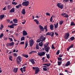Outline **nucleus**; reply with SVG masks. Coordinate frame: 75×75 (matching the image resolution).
<instances>
[{"label": "nucleus", "mask_w": 75, "mask_h": 75, "mask_svg": "<svg viewBox=\"0 0 75 75\" xmlns=\"http://www.w3.org/2000/svg\"><path fill=\"white\" fill-rule=\"evenodd\" d=\"M45 40V38L42 36L38 39L37 40V42H41V41H44Z\"/></svg>", "instance_id": "f257e3e1"}, {"label": "nucleus", "mask_w": 75, "mask_h": 75, "mask_svg": "<svg viewBox=\"0 0 75 75\" xmlns=\"http://www.w3.org/2000/svg\"><path fill=\"white\" fill-rule=\"evenodd\" d=\"M50 63H47V64L46 66H47V67H50Z\"/></svg>", "instance_id": "3c124183"}, {"label": "nucleus", "mask_w": 75, "mask_h": 75, "mask_svg": "<svg viewBox=\"0 0 75 75\" xmlns=\"http://www.w3.org/2000/svg\"><path fill=\"white\" fill-rule=\"evenodd\" d=\"M50 30H53V28H54V25L52 24H51L50 26Z\"/></svg>", "instance_id": "393cba45"}, {"label": "nucleus", "mask_w": 75, "mask_h": 75, "mask_svg": "<svg viewBox=\"0 0 75 75\" xmlns=\"http://www.w3.org/2000/svg\"><path fill=\"white\" fill-rule=\"evenodd\" d=\"M68 1V0H62V1L63 3H66Z\"/></svg>", "instance_id": "72a5a7b5"}, {"label": "nucleus", "mask_w": 75, "mask_h": 75, "mask_svg": "<svg viewBox=\"0 0 75 75\" xmlns=\"http://www.w3.org/2000/svg\"><path fill=\"white\" fill-rule=\"evenodd\" d=\"M45 49L46 51V52H49V50H50V47H47L45 48Z\"/></svg>", "instance_id": "ddd939ff"}, {"label": "nucleus", "mask_w": 75, "mask_h": 75, "mask_svg": "<svg viewBox=\"0 0 75 75\" xmlns=\"http://www.w3.org/2000/svg\"><path fill=\"white\" fill-rule=\"evenodd\" d=\"M57 59L58 61H61L62 60V58L57 57Z\"/></svg>", "instance_id": "a18cd8bd"}, {"label": "nucleus", "mask_w": 75, "mask_h": 75, "mask_svg": "<svg viewBox=\"0 0 75 75\" xmlns=\"http://www.w3.org/2000/svg\"><path fill=\"white\" fill-rule=\"evenodd\" d=\"M39 27L41 30L42 31H44V28H43V27H42V26L41 25H40L39 26Z\"/></svg>", "instance_id": "2eb2a0df"}, {"label": "nucleus", "mask_w": 75, "mask_h": 75, "mask_svg": "<svg viewBox=\"0 0 75 75\" xmlns=\"http://www.w3.org/2000/svg\"><path fill=\"white\" fill-rule=\"evenodd\" d=\"M45 53L44 52H39L38 54V55L39 56H40L41 57V56H43L45 55Z\"/></svg>", "instance_id": "0eeeda50"}, {"label": "nucleus", "mask_w": 75, "mask_h": 75, "mask_svg": "<svg viewBox=\"0 0 75 75\" xmlns=\"http://www.w3.org/2000/svg\"><path fill=\"white\" fill-rule=\"evenodd\" d=\"M3 28V25H2L1 26V27L0 28V30H2Z\"/></svg>", "instance_id": "bf43d9fd"}, {"label": "nucleus", "mask_w": 75, "mask_h": 75, "mask_svg": "<svg viewBox=\"0 0 75 75\" xmlns=\"http://www.w3.org/2000/svg\"><path fill=\"white\" fill-rule=\"evenodd\" d=\"M17 63L18 65H20L21 63H20L21 62H20L19 61H18V60H17Z\"/></svg>", "instance_id": "37998d69"}, {"label": "nucleus", "mask_w": 75, "mask_h": 75, "mask_svg": "<svg viewBox=\"0 0 75 75\" xmlns=\"http://www.w3.org/2000/svg\"><path fill=\"white\" fill-rule=\"evenodd\" d=\"M46 57L47 59H49L50 58V54H46Z\"/></svg>", "instance_id": "bb28decb"}, {"label": "nucleus", "mask_w": 75, "mask_h": 75, "mask_svg": "<svg viewBox=\"0 0 75 75\" xmlns=\"http://www.w3.org/2000/svg\"><path fill=\"white\" fill-rule=\"evenodd\" d=\"M4 36V35L3 34V33H1L0 35V38H1L2 37H3Z\"/></svg>", "instance_id": "4c0bfd02"}, {"label": "nucleus", "mask_w": 75, "mask_h": 75, "mask_svg": "<svg viewBox=\"0 0 75 75\" xmlns=\"http://www.w3.org/2000/svg\"><path fill=\"white\" fill-rule=\"evenodd\" d=\"M61 15L63 17H66V18H68L69 17L68 15L66 13H62L61 14Z\"/></svg>", "instance_id": "6e6552de"}, {"label": "nucleus", "mask_w": 75, "mask_h": 75, "mask_svg": "<svg viewBox=\"0 0 75 75\" xmlns=\"http://www.w3.org/2000/svg\"><path fill=\"white\" fill-rule=\"evenodd\" d=\"M70 25L72 26L75 25V24L74 23V22H71Z\"/></svg>", "instance_id": "c9c22d12"}, {"label": "nucleus", "mask_w": 75, "mask_h": 75, "mask_svg": "<svg viewBox=\"0 0 75 75\" xmlns=\"http://www.w3.org/2000/svg\"><path fill=\"white\" fill-rule=\"evenodd\" d=\"M54 28H57V27H58V23H57L56 24H54Z\"/></svg>", "instance_id": "cd10ccee"}, {"label": "nucleus", "mask_w": 75, "mask_h": 75, "mask_svg": "<svg viewBox=\"0 0 75 75\" xmlns=\"http://www.w3.org/2000/svg\"><path fill=\"white\" fill-rule=\"evenodd\" d=\"M57 6L59 8H60L61 9H62L63 8V4H61L60 3H58L57 4Z\"/></svg>", "instance_id": "39448f33"}, {"label": "nucleus", "mask_w": 75, "mask_h": 75, "mask_svg": "<svg viewBox=\"0 0 75 75\" xmlns=\"http://www.w3.org/2000/svg\"><path fill=\"white\" fill-rule=\"evenodd\" d=\"M23 57H25V58H28V56L27 54H23Z\"/></svg>", "instance_id": "c85d7f7f"}, {"label": "nucleus", "mask_w": 75, "mask_h": 75, "mask_svg": "<svg viewBox=\"0 0 75 75\" xmlns=\"http://www.w3.org/2000/svg\"><path fill=\"white\" fill-rule=\"evenodd\" d=\"M15 11L14 8H13L10 11V13H14Z\"/></svg>", "instance_id": "a211bd4d"}, {"label": "nucleus", "mask_w": 75, "mask_h": 75, "mask_svg": "<svg viewBox=\"0 0 75 75\" xmlns=\"http://www.w3.org/2000/svg\"><path fill=\"white\" fill-rule=\"evenodd\" d=\"M13 21L14 22V23H18V20L16 19H13Z\"/></svg>", "instance_id": "f3484780"}, {"label": "nucleus", "mask_w": 75, "mask_h": 75, "mask_svg": "<svg viewBox=\"0 0 75 75\" xmlns=\"http://www.w3.org/2000/svg\"><path fill=\"white\" fill-rule=\"evenodd\" d=\"M13 24V26H16V25H17V24H15L14 23H12Z\"/></svg>", "instance_id": "e2e57ef3"}, {"label": "nucleus", "mask_w": 75, "mask_h": 75, "mask_svg": "<svg viewBox=\"0 0 75 75\" xmlns=\"http://www.w3.org/2000/svg\"><path fill=\"white\" fill-rule=\"evenodd\" d=\"M28 46V42L26 41L25 43V47L24 48V49H26Z\"/></svg>", "instance_id": "4be33fe9"}, {"label": "nucleus", "mask_w": 75, "mask_h": 75, "mask_svg": "<svg viewBox=\"0 0 75 75\" xmlns=\"http://www.w3.org/2000/svg\"><path fill=\"white\" fill-rule=\"evenodd\" d=\"M43 69L45 71H46L47 70V68H43Z\"/></svg>", "instance_id": "c03bdc74"}, {"label": "nucleus", "mask_w": 75, "mask_h": 75, "mask_svg": "<svg viewBox=\"0 0 75 75\" xmlns=\"http://www.w3.org/2000/svg\"><path fill=\"white\" fill-rule=\"evenodd\" d=\"M73 46H74V45H73L72 44H71L70 46H69L68 48H67V51H69L70 48H72Z\"/></svg>", "instance_id": "dca6fc26"}, {"label": "nucleus", "mask_w": 75, "mask_h": 75, "mask_svg": "<svg viewBox=\"0 0 75 75\" xmlns=\"http://www.w3.org/2000/svg\"><path fill=\"white\" fill-rule=\"evenodd\" d=\"M52 16L50 18V21L51 22H52Z\"/></svg>", "instance_id": "de8ad7c7"}, {"label": "nucleus", "mask_w": 75, "mask_h": 75, "mask_svg": "<svg viewBox=\"0 0 75 75\" xmlns=\"http://www.w3.org/2000/svg\"><path fill=\"white\" fill-rule=\"evenodd\" d=\"M21 13L23 14H25V9H23L22 11H21Z\"/></svg>", "instance_id": "412c9836"}, {"label": "nucleus", "mask_w": 75, "mask_h": 75, "mask_svg": "<svg viewBox=\"0 0 75 75\" xmlns=\"http://www.w3.org/2000/svg\"><path fill=\"white\" fill-rule=\"evenodd\" d=\"M75 38H74V37H71L70 38V40H71V41H73L74 40V39Z\"/></svg>", "instance_id": "473e14b6"}, {"label": "nucleus", "mask_w": 75, "mask_h": 75, "mask_svg": "<svg viewBox=\"0 0 75 75\" xmlns=\"http://www.w3.org/2000/svg\"><path fill=\"white\" fill-rule=\"evenodd\" d=\"M24 21L22 22V24H25V21L24 20H23Z\"/></svg>", "instance_id": "6e6d98bb"}, {"label": "nucleus", "mask_w": 75, "mask_h": 75, "mask_svg": "<svg viewBox=\"0 0 75 75\" xmlns=\"http://www.w3.org/2000/svg\"><path fill=\"white\" fill-rule=\"evenodd\" d=\"M70 65V62L68 61L67 62V63L65 64V65L66 67H67V66H69Z\"/></svg>", "instance_id": "aec40b11"}, {"label": "nucleus", "mask_w": 75, "mask_h": 75, "mask_svg": "<svg viewBox=\"0 0 75 75\" xmlns=\"http://www.w3.org/2000/svg\"><path fill=\"white\" fill-rule=\"evenodd\" d=\"M17 70H18V68H15L13 69V72L15 73H16L17 72Z\"/></svg>", "instance_id": "6ab92c4d"}, {"label": "nucleus", "mask_w": 75, "mask_h": 75, "mask_svg": "<svg viewBox=\"0 0 75 75\" xmlns=\"http://www.w3.org/2000/svg\"><path fill=\"white\" fill-rule=\"evenodd\" d=\"M54 34V32H48L46 33V35H50V36H51L52 37H53Z\"/></svg>", "instance_id": "20e7f679"}, {"label": "nucleus", "mask_w": 75, "mask_h": 75, "mask_svg": "<svg viewBox=\"0 0 75 75\" xmlns=\"http://www.w3.org/2000/svg\"><path fill=\"white\" fill-rule=\"evenodd\" d=\"M29 61L31 63H32V64H35V62H34V60L33 59H29Z\"/></svg>", "instance_id": "9b49d317"}, {"label": "nucleus", "mask_w": 75, "mask_h": 75, "mask_svg": "<svg viewBox=\"0 0 75 75\" xmlns=\"http://www.w3.org/2000/svg\"><path fill=\"white\" fill-rule=\"evenodd\" d=\"M58 65H59V66L61 65V64H62V61H60V62L58 61Z\"/></svg>", "instance_id": "c756f323"}, {"label": "nucleus", "mask_w": 75, "mask_h": 75, "mask_svg": "<svg viewBox=\"0 0 75 75\" xmlns=\"http://www.w3.org/2000/svg\"><path fill=\"white\" fill-rule=\"evenodd\" d=\"M33 69H36V70L35 71V74H37L39 72H40V69H39V68L37 67H33Z\"/></svg>", "instance_id": "f03ea898"}, {"label": "nucleus", "mask_w": 75, "mask_h": 75, "mask_svg": "<svg viewBox=\"0 0 75 75\" xmlns=\"http://www.w3.org/2000/svg\"><path fill=\"white\" fill-rule=\"evenodd\" d=\"M13 55L15 57H17V54H16V53H13Z\"/></svg>", "instance_id": "680f3d73"}, {"label": "nucleus", "mask_w": 75, "mask_h": 75, "mask_svg": "<svg viewBox=\"0 0 75 75\" xmlns=\"http://www.w3.org/2000/svg\"><path fill=\"white\" fill-rule=\"evenodd\" d=\"M30 46L32 47L34 44V41L32 39L31 40L29 41Z\"/></svg>", "instance_id": "1a4fd4ad"}, {"label": "nucleus", "mask_w": 75, "mask_h": 75, "mask_svg": "<svg viewBox=\"0 0 75 75\" xmlns=\"http://www.w3.org/2000/svg\"><path fill=\"white\" fill-rule=\"evenodd\" d=\"M44 30H45V29H47V25H46L44 27Z\"/></svg>", "instance_id": "864d4df0"}, {"label": "nucleus", "mask_w": 75, "mask_h": 75, "mask_svg": "<svg viewBox=\"0 0 75 75\" xmlns=\"http://www.w3.org/2000/svg\"><path fill=\"white\" fill-rule=\"evenodd\" d=\"M63 21H60L59 22V24L61 25V24H62V23H63Z\"/></svg>", "instance_id": "49530a36"}, {"label": "nucleus", "mask_w": 75, "mask_h": 75, "mask_svg": "<svg viewBox=\"0 0 75 75\" xmlns=\"http://www.w3.org/2000/svg\"><path fill=\"white\" fill-rule=\"evenodd\" d=\"M44 47L45 48H47V45H46L45 44L44 45Z\"/></svg>", "instance_id": "052dcab7"}, {"label": "nucleus", "mask_w": 75, "mask_h": 75, "mask_svg": "<svg viewBox=\"0 0 75 75\" xmlns=\"http://www.w3.org/2000/svg\"><path fill=\"white\" fill-rule=\"evenodd\" d=\"M8 39L10 40V41H11H11H13V39L11 38H9Z\"/></svg>", "instance_id": "09e8293b"}, {"label": "nucleus", "mask_w": 75, "mask_h": 75, "mask_svg": "<svg viewBox=\"0 0 75 75\" xmlns=\"http://www.w3.org/2000/svg\"><path fill=\"white\" fill-rule=\"evenodd\" d=\"M12 56H9V59H10V60L11 61H12Z\"/></svg>", "instance_id": "79ce46f5"}, {"label": "nucleus", "mask_w": 75, "mask_h": 75, "mask_svg": "<svg viewBox=\"0 0 75 75\" xmlns=\"http://www.w3.org/2000/svg\"><path fill=\"white\" fill-rule=\"evenodd\" d=\"M28 33L26 31L23 30V36H25L26 35H27Z\"/></svg>", "instance_id": "f8f14e48"}, {"label": "nucleus", "mask_w": 75, "mask_h": 75, "mask_svg": "<svg viewBox=\"0 0 75 75\" xmlns=\"http://www.w3.org/2000/svg\"><path fill=\"white\" fill-rule=\"evenodd\" d=\"M11 6L10 5H8V10H10V9H11Z\"/></svg>", "instance_id": "e433bc0d"}, {"label": "nucleus", "mask_w": 75, "mask_h": 75, "mask_svg": "<svg viewBox=\"0 0 75 75\" xmlns=\"http://www.w3.org/2000/svg\"><path fill=\"white\" fill-rule=\"evenodd\" d=\"M55 34L57 36V35H58V33H55Z\"/></svg>", "instance_id": "338daca9"}, {"label": "nucleus", "mask_w": 75, "mask_h": 75, "mask_svg": "<svg viewBox=\"0 0 75 75\" xmlns=\"http://www.w3.org/2000/svg\"><path fill=\"white\" fill-rule=\"evenodd\" d=\"M52 49H54V45H52Z\"/></svg>", "instance_id": "69168bd1"}, {"label": "nucleus", "mask_w": 75, "mask_h": 75, "mask_svg": "<svg viewBox=\"0 0 75 75\" xmlns=\"http://www.w3.org/2000/svg\"><path fill=\"white\" fill-rule=\"evenodd\" d=\"M10 43V46H13V45H14V43L13 42Z\"/></svg>", "instance_id": "f704fd0d"}, {"label": "nucleus", "mask_w": 75, "mask_h": 75, "mask_svg": "<svg viewBox=\"0 0 75 75\" xmlns=\"http://www.w3.org/2000/svg\"><path fill=\"white\" fill-rule=\"evenodd\" d=\"M36 49H37V50H38V49H39V46L38 45V44H37L36 45Z\"/></svg>", "instance_id": "a19ab883"}, {"label": "nucleus", "mask_w": 75, "mask_h": 75, "mask_svg": "<svg viewBox=\"0 0 75 75\" xmlns=\"http://www.w3.org/2000/svg\"><path fill=\"white\" fill-rule=\"evenodd\" d=\"M42 42H40L39 43V45L40 47H42Z\"/></svg>", "instance_id": "7c9ffc66"}, {"label": "nucleus", "mask_w": 75, "mask_h": 75, "mask_svg": "<svg viewBox=\"0 0 75 75\" xmlns=\"http://www.w3.org/2000/svg\"><path fill=\"white\" fill-rule=\"evenodd\" d=\"M7 46H8L9 47V46H10V43H8L6 44Z\"/></svg>", "instance_id": "603ef678"}, {"label": "nucleus", "mask_w": 75, "mask_h": 75, "mask_svg": "<svg viewBox=\"0 0 75 75\" xmlns=\"http://www.w3.org/2000/svg\"><path fill=\"white\" fill-rule=\"evenodd\" d=\"M33 51H32L31 52H29V54H32V53H33Z\"/></svg>", "instance_id": "0e129e2a"}, {"label": "nucleus", "mask_w": 75, "mask_h": 75, "mask_svg": "<svg viewBox=\"0 0 75 75\" xmlns=\"http://www.w3.org/2000/svg\"><path fill=\"white\" fill-rule=\"evenodd\" d=\"M29 4V2L28 1H24L22 3V5L24 6H28Z\"/></svg>", "instance_id": "7ed1b4c3"}, {"label": "nucleus", "mask_w": 75, "mask_h": 75, "mask_svg": "<svg viewBox=\"0 0 75 75\" xmlns=\"http://www.w3.org/2000/svg\"><path fill=\"white\" fill-rule=\"evenodd\" d=\"M7 40V38H4V40H5V41H6V40Z\"/></svg>", "instance_id": "774afa93"}, {"label": "nucleus", "mask_w": 75, "mask_h": 75, "mask_svg": "<svg viewBox=\"0 0 75 75\" xmlns=\"http://www.w3.org/2000/svg\"><path fill=\"white\" fill-rule=\"evenodd\" d=\"M59 54V50H58L56 53V54H57V55H58Z\"/></svg>", "instance_id": "8fccbe9b"}, {"label": "nucleus", "mask_w": 75, "mask_h": 75, "mask_svg": "<svg viewBox=\"0 0 75 75\" xmlns=\"http://www.w3.org/2000/svg\"><path fill=\"white\" fill-rule=\"evenodd\" d=\"M24 38L25 37L24 36H23L21 38V41H23V40H24Z\"/></svg>", "instance_id": "ea45409f"}, {"label": "nucleus", "mask_w": 75, "mask_h": 75, "mask_svg": "<svg viewBox=\"0 0 75 75\" xmlns=\"http://www.w3.org/2000/svg\"><path fill=\"white\" fill-rule=\"evenodd\" d=\"M21 5L19 4V5H18L16 6V7L17 8H18L19 7H21Z\"/></svg>", "instance_id": "2f4dec72"}, {"label": "nucleus", "mask_w": 75, "mask_h": 75, "mask_svg": "<svg viewBox=\"0 0 75 75\" xmlns=\"http://www.w3.org/2000/svg\"><path fill=\"white\" fill-rule=\"evenodd\" d=\"M17 58H18L17 60H19V61H20V62H21V61H22V58H21V57L20 56H19L17 57Z\"/></svg>", "instance_id": "4468645a"}, {"label": "nucleus", "mask_w": 75, "mask_h": 75, "mask_svg": "<svg viewBox=\"0 0 75 75\" xmlns=\"http://www.w3.org/2000/svg\"><path fill=\"white\" fill-rule=\"evenodd\" d=\"M34 21L35 22V23H36L37 24H39V22H38V21L37 20V19H34Z\"/></svg>", "instance_id": "a878e982"}, {"label": "nucleus", "mask_w": 75, "mask_h": 75, "mask_svg": "<svg viewBox=\"0 0 75 75\" xmlns=\"http://www.w3.org/2000/svg\"><path fill=\"white\" fill-rule=\"evenodd\" d=\"M4 17V14L1 15L0 16V20H2V19Z\"/></svg>", "instance_id": "5701e85b"}, {"label": "nucleus", "mask_w": 75, "mask_h": 75, "mask_svg": "<svg viewBox=\"0 0 75 75\" xmlns=\"http://www.w3.org/2000/svg\"><path fill=\"white\" fill-rule=\"evenodd\" d=\"M24 44V42H22L20 43V44Z\"/></svg>", "instance_id": "13d9d810"}, {"label": "nucleus", "mask_w": 75, "mask_h": 75, "mask_svg": "<svg viewBox=\"0 0 75 75\" xmlns=\"http://www.w3.org/2000/svg\"><path fill=\"white\" fill-rule=\"evenodd\" d=\"M17 4V3H16L15 2H14V1L12 2V4H13V5L14 4V5H16V4Z\"/></svg>", "instance_id": "58836bf2"}, {"label": "nucleus", "mask_w": 75, "mask_h": 75, "mask_svg": "<svg viewBox=\"0 0 75 75\" xmlns=\"http://www.w3.org/2000/svg\"><path fill=\"white\" fill-rule=\"evenodd\" d=\"M62 56H63V55L62 54H60L59 55V58H61V57H62Z\"/></svg>", "instance_id": "5fc2aeb1"}, {"label": "nucleus", "mask_w": 75, "mask_h": 75, "mask_svg": "<svg viewBox=\"0 0 75 75\" xmlns=\"http://www.w3.org/2000/svg\"><path fill=\"white\" fill-rule=\"evenodd\" d=\"M25 68H26V67L24 66L23 67V68H21L20 70H21L22 73H23V71L24 72H25Z\"/></svg>", "instance_id": "9d476101"}, {"label": "nucleus", "mask_w": 75, "mask_h": 75, "mask_svg": "<svg viewBox=\"0 0 75 75\" xmlns=\"http://www.w3.org/2000/svg\"><path fill=\"white\" fill-rule=\"evenodd\" d=\"M47 16H50V14L49 13H46Z\"/></svg>", "instance_id": "4d7b16f0"}, {"label": "nucleus", "mask_w": 75, "mask_h": 75, "mask_svg": "<svg viewBox=\"0 0 75 75\" xmlns=\"http://www.w3.org/2000/svg\"><path fill=\"white\" fill-rule=\"evenodd\" d=\"M69 33H66L64 36V38L66 40H68V38H69Z\"/></svg>", "instance_id": "423d86ee"}, {"label": "nucleus", "mask_w": 75, "mask_h": 75, "mask_svg": "<svg viewBox=\"0 0 75 75\" xmlns=\"http://www.w3.org/2000/svg\"><path fill=\"white\" fill-rule=\"evenodd\" d=\"M14 25H13V23L11 25H8V27H10V28H14Z\"/></svg>", "instance_id": "b1692460"}]
</instances>
